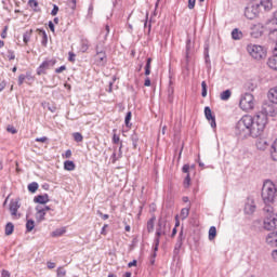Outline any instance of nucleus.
<instances>
[{"mask_svg": "<svg viewBox=\"0 0 277 277\" xmlns=\"http://www.w3.org/2000/svg\"><path fill=\"white\" fill-rule=\"evenodd\" d=\"M277 196V182L272 180H265L262 187V200L265 203L263 208L264 217V229L274 230L277 228V212H274L272 205L276 201Z\"/></svg>", "mask_w": 277, "mask_h": 277, "instance_id": "1", "label": "nucleus"}, {"mask_svg": "<svg viewBox=\"0 0 277 277\" xmlns=\"http://www.w3.org/2000/svg\"><path fill=\"white\" fill-rule=\"evenodd\" d=\"M252 127V116L251 115H245L240 118V120L237 121L235 127V135L239 137V140H248L250 135H256L259 132V129L251 131Z\"/></svg>", "mask_w": 277, "mask_h": 277, "instance_id": "2", "label": "nucleus"}, {"mask_svg": "<svg viewBox=\"0 0 277 277\" xmlns=\"http://www.w3.org/2000/svg\"><path fill=\"white\" fill-rule=\"evenodd\" d=\"M272 10V0H251V3L245 9V16L252 21L256 18L261 10Z\"/></svg>", "mask_w": 277, "mask_h": 277, "instance_id": "3", "label": "nucleus"}, {"mask_svg": "<svg viewBox=\"0 0 277 277\" xmlns=\"http://www.w3.org/2000/svg\"><path fill=\"white\" fill-rule=\"evenodd\" d=\"M265 127H267V115L263 113H259L252 117V123L250 131H258L254 135H250V137H261L262 133L265 131Z\"/></svg>", "mask_w": 277, "mask_h": 277, "instance_id": "4", "label": "nucleus"}, {"mask_svg": "<svg viewBox=\"0 0 277 277\" xmlns=\"http://www.w3.org/2000/svg\"><path fill=\"white\" fill-rule=\"evenodd\" d=\"M239 105L243 111H250V109H254V95H252V93H243L240 96Z\"/></svg>", "mask_w": 277, "mask_h": 277, "instance_id": "5", "label": "nucleus"}, {"mask_svg": "<svg viewBox=\"0 0 277 277\" xmlns=\"http://www.w3.org/2000/svg\"><path fill=\"white\" fill-rule=\"evenodd\" d=\"M247 52L253 60H263L265 57V49L259 44L250 43L247 45Z\"/></svg>", "mask_w": 277, "mask_h": 277, "instance_id": "6", "label": "nucleus"}, {"mask_svg": "<svg viewBox=\"0 0 277 277\" xmlns=\"http://www.w3.org/2000/svg\"><path fill=\"white\" fill-rule=\"evenodd\" d=\"M196 54V48H194V42L192 41V37L187 36L186 39V48H185V62L188 64L192 62V58Z\"/></svg>", "mask_w": 277, "mask_h": 277, "instance_id": "7", "label": "nucleus"}, {"mask_svg": "<svg viewBox=\"0 0 277 277\" xmlns=\"http://www.w3.org/2000/svg\"><path fill=\"white\" fill-rule=\"evenodd\" d=\"M57 64L55 58L45 60L41 63V65L37 68V75H47V70L53 68Z\"/></svg>", "mask_w": 277, "mask_h": 277, "instance_id": "8", "label": "nucleus"}, {"mask_svg": "<svg viewBox=\"0 0 277 277\" xmlns=\"http://www.w3.org/2000/svg\"><path fill=\"white\" fill-rule=\"evenodd\" d=\"M95 62L97 66H105L107 64V54L105 51L100 50L98 47H96Z\"/></svg>", "mask_w": 277, "mask_h": 277, "instance_id": "9", "label": "nucleus"}, {"mask_svg": "<svg viewBox=\"0 0 277 277\" xmlns=\"http://www.w3.org/2000/svg\"><path fill=\"white\" fill-rule=\"evenodd\" d=\"M265 243L271 248H277V230L271 232L266 235Z\"/></svg>", "mask_w": 277, "mask_h": 277, "instance_id": "10", "label": "nucleus"}, {"mask_svg": "<svg viewBox=\"0 0 277 277\" xmlns=\"http://www.w3.org/2000/svg\"><path fill=\"white\" fill-rule=\"evenodd\" d=\"M263 31H265V28H263V24L261 23L253 24L251 26L252 38H261L263 36Z\"/></svg>", "mask_w": 277, "mask_h": 277, "instance_id": "11", "label": "nucleus"}, {"mask_svg": "<svg viewBox=\"0 0 277 277\" xmlns=\"http://www.w3.org/2000/svg\"><path fill=\"white\" fill-rule=\"evenodd\" d=\"M205 116L206 119L210 122V127H212V129H215L217 127V123L215 122V116H213V113L211 111V108L209 106L205 107Z\"/></svg>", "mask_w": 277, "mask_h": 277, "instance_id": "12", "label": "nucleus"}, {"mask_svg": "<svg viewBox=\"0 0 277 277\" xmlns=\"http://www.w3.org/2000/svg\"><path fill=\"white\" fill-rule=\"evenodd\" d=\"M122 158V142H120L119 148L118 147H114V153L110 156V161L111 163H116V161H118V159Z\"/></svg>", "mask_w": 277, "mask_h": 277, "instance_id": "13", "label": "nucleus"}, {"mask_svg": "<svg viewBox=\"0 0 277 277\" xmlns=\"http://www.w3.org/2000/svg\"><path fill=\"white\" fill-rule=\"evenodd\" d=\"M10 212L13 217H16L18 215V209H21V203H18V200L12 199L10 202Z\"/></svg>", "mask_w": 277, "mask_h": 277, "instance_id": "14", "label": "nucleus"}, {"mask_svg": "<svg viewBox=\"0 0 277 277\" xmlns=\"http://www.w3.org/2000/svg\"><path fill=\"white\" fill-rule=\"evenodd\" d=\"M161 235H166V232H161V230L156 229V235H155L154 245H153V251L154 252L159 251V243H160Z\"/></svg>", "mask_w": 277, "mask_h": 277, "instance_id": "15", "label": "nucleus"}, {"mask_svg": "<svg viewBox=\"0 0 277 277\" xmlns=\"http://www.w3.org/2000/svg\"><path fill=\"white\" fill-rule=\"evenodd\" d=\"M183 239H185V237H183V230H182L179 234L177 241L173 250V254L179 255L181 253V248H183Z\"/></svg>", "mask_w": 277, "mask_h": 277, "instance_id": "16", "label": "nucleus"}, {"mask_svg": "<svg viewBox=\"0 0 277 277\" xmlns=\"http://www.w3.org/2000/svg\"><path fill=\"white\" fill-rule=\"evenodd\" d=\"M267 96L271 103L277 105V85L275 88L269 89Z\"/></svg>", "mask_w": 277, "mask_h": 277, "instance_id": "17", "label": "nucleus"}, {"mask_svg": "<svg viewBox=\"0 0 277 277\" xmlns=\"http://www.w3.org/2000/svg\"><path fill=\"white\" fill-rule=\"evenodd\" d=\"M255 146L258 150H267V146H269V144H267V140L265 138H258L255 142Z\"/></svg>", "mask_w": 277, "mask_h": 277, "instance_id": "18", "label": "nucleus"}, {"mask_svg": "<svg viewBox=\"0 0 277 277\" xmlns=\"http://www.w3.org/2000/svg\"><path fill=\"white\" fill-rule=\"evenodd\" d=\"M168 101L169 103H174V82H172V80L169 81Z\"/></svg>", "mask_w": 277, "mask_h": 277, "instance_id": "19", "label": "nucleus"}, {"mask_svg": "<svg viewBox=\"0 0 277 277\" xmlns=\"http://www.w3.org/2000/svg\"><path fill=\"white\" fill-rule=\"evenodd\" d=\"M255 211H256V205H254V201L247 202L245 205V213H247V215H252V213H254Z\"/></svg>", "mask_w": 277, "mask_h": 277, "instance_id": "20", "label": "nucleus"}, {"mask_svg": "<svg viewBox=\"0 0 277 277\" xmlns=\"http://www.w3.org/2000/svg\"><path fill=\"white\" fill-rule=\"evenodd\" d=\"M271 34L274 35L277 31V11L273 14V17L269 21Z\"/></svg>", "mask_w": 277, "mask_h": 277, "instance_id": "21", "label": "nucleus"}, {"mask_svg": "<svg viewBox=\"0 0 277 277\" xmlns=\"http://www.w3.org/2000/svg\"><path fill=\"white\" fill-rule=\"evenodd\" d=\"M34 202H37L38 205H47L49 202V195H39L34 198Z\"/></svg>", "mask_w": 277, "mask_h": 277, "instance_id": "22", "label": "nucleus"}, {"mask_svg": "<svg viewBox=\"0 0 277 277\" xmlns=\"http://www.w3.org/2000/svg\"><path fill=\"white\" fill-rule=\"evenodd\" d=\"M267 65H268L273 70H277V54L268 58Z\"/></svg>", "mask_w": 277, "mask_h": 277, "instance_id": "23", "label": "nucleus"}, {"mask_svg": "<svg viewBox=\"0 0 277 277\" xmlns=\"http://www.w3.org/2000/svg\"><path fill=\"white\" fill-rule=\"evenodd\" d=\"M230 96H233V92L229 89L221 92V94H220L221 101H228L230 98Z\"/></svg>", "mask_w": 277, "mask_h": 277, "instance_id": "24", "label": "nucleus"}, {"mask_svg": "<svg viewBox=\"0 0 277 277\" xmlns=\"http://www.w3.org/2000/svg\"><path fill=\"white\" fill-rule=\"evenodd\" d=\"M75 168H76V166L72 160H66L64 162V169L67 170V172H72V170H75Z\"/></svg>", "mask_w": 277, "mask_h": 277, "instance_id": "25", "label": "nucleus"}, {"mask_svg": "<svg viewBox=\"0 0 277 277\" xmlns=\"http://www.w3.org/2000/svg\"><path fill=\"white\" fill-rule=\"evenodd\" d=\"M32 34H34V30H32V29L27 30L26 32H24V35H23V42H24L25 44H29V40H31Z\"/></svg>", "mask_w": 277, "mask_h": 277, "instance_id": "26", "label": "nucleus"}, {"mask_svg": "<svg viewBox=\"0 0 277 277\" xmlns=\"http://www.w3.org/2000/svg\"><path fill=\"white\" fill-rule=\"evenodd\" d=\"M39 35L42 36V40H41V44L43 47H47L48 42H49V37L47 36V31L38 29Z\"/></svg>", "mask_w": 277, "mask_h": 277, "instance_id": "27", "label": "nucleus"}, {"mask_svg": "<svg viewBox=\"0 0 277 277\" xmlns=\"http://www.w3.org/2000/svg\"><path fill=\"white\" fill-rule=\"evenodd\" d=\"M217 235V229L215 228V226H211L209 229V240L213 241V239H215Z\"/></svg>", "mask_w": 277, "mask_h": 277, "instance_id": "28", "label": "nucleus"}, {"mask_svg": "<svg viewBox=\"0 0 277 277\" xmlns=\"http://www.w3.org/2000/svg\"><path fill=\"white\" fill-rule=\"evenodd\" d=\"M34 228H36V222L34 220H28L26 222V230H27V233H31V230H34Z\"/></svg>", "mask_w": 277, "mask_h": 277, "instance_id": "29", "label": "nucleus"}, {"mask_svg": "<svg viewBox=\"0 0 277 277\" xmlns=\"http://www.w3.org/2000/svg\"><path fill=\"white\" fill-rule=\"evenodd\" d=\"M4 233H5L6 236L12 235V233H14V224L13 223H8L5 225Z\"/></svg>", "mask_w": 277, "mask_h": 277, "instance_id": "30", "label": "nucleus"}, {"mask_svg": "<svg viewBox=\"0 0 277 277\" xmlns=\"http://www.w3.org/2000/svg\"><path fill=\"white\" fill-rule=\"evenodd\" d=\"M36 211L39 214L40 222H42L44 220V215H47V212L44 210H42V207H40V206L36 207Z\"/></svg>", "mask_w": 277, "mask_h": 277, "instance_id": "31", "label": "nucleus"}, {"mask_svg": "<svg viewBox=\"0 0 277 277\" xmlns=\"http://www.w3.org/2000/svg\"><path fill=\"white\" fill-rule=\"evenodd\" d=\"M38 182H32L28 185V192H30V194H36V192H38Z\"/></svg>", "mask_w": 277, "mask_h": 277, "instance_id": "32", "label": "nucleus"}, {"mask_svg": "<svg viewBox=\"0 0 277 277\" xmlns=\"http://www.w3.org/2000/svg\"><path fill=\"white\" fill-rule=\"evenodd\" d=\"M241 31H239L237 28H235L233 31H232V38L233 40H241Z\"/></svg>", "mask_w": 277, "mask_h": 277, "instance_id": "33", "label": "nucleus"}, {"mask_svg": "<svg viewBox=\"0 0 277 277\" xmlns=\"http://www.w3.org/2000/svg\"><path fill=\"white\" fill-rule=\"evenodd\" d=\"M180 217H181V220H187V217H189V209L183 208L181 210Z\"/></svg>", "mask_w": 277, "mask_h": 277, "instance_id": "34", "label": "nucleus"}, {"mask_svg": "<svg viewBox=\"0 0 277 277\" xmlns=\"http://www.w3.org/2000/svg\"><path fill=\"white\" fill-rule=\"evenodd\" d=\"M153 230H155V217L147 222V233H153Z\"/></svg>", "mask_w": 277, "mask_h": 277, "instance_id": "35", "label": "nucleus"}, {"mask_svg": "<svg viewBox=\"0 0 277 277\" xmlns=\"http://www.w3.org/2000/svg\"><path fill=\"white\" fill-rule=\"evenodd\" d=\"M156 230H160V233H166V221L159 220Z\"/></svg>", "mask_w": 277, "mask_h": 277, "instance_id": "36", "label": "nucleus"}, {"mask_svg": "<svg viewBox=\"0 0 277 277\" xmlns=\"http://www.w3.org/2000/svg\"><path fill=\"white\" fill-rule=\"evenodd\" d=\"M56 276L57 277H65L66 276V268H64V266H60L56 269Z\"/></svg>", "mask_w": 277, "mask_h": 277, "instance_id": "37", "label": "nucleus"}, {"mask_svg": "<svg viewBox=\"0 0 277 277\" xmlns=\"http://www.w3.org/2000/svg\"><path fill=\"white\" fill-rule=\"evenodd\" d=\"M66 233L65 228H58L52 233V237H62Z\"/></svg>", "mask_w": 277, "mask_h": 277, "instance_id": "38", "label": "nucleus"}, {"mask_svg": "<svg viewBox=\"0 0 277 277\" xmlns=\"http://www.w3.org/2000/svg\"><path fill=\"white\" fill-rule=\"evenodd\" d=\"M131 141H132V144L134 146V148H137V142H140V137H137V134H132L131 135Z\"/></svg>", "mask_w": 277, "mask_h": 277, "instance_id": "39", "label": "nucleus"}, {"mask_svg": "<svg viewBox=\"0 0 277 277\" xmlns=\"http://www.w3.org/2000/svg\"><path fill=\"white\" fill-rule=\"evenodd\" d=\"M72 136H74L75 142H83V135H81V133L75 132L72 134Z\"/></svg>", "mask_w": 277, "mask_h": 277, "instance_id": "40", "label": "nucleus"}, {"mask_svg": "<svg viewBox=\"0 0 277 277\" xmlns=\"http://www.w3.org/2000/svg\"><path fill=\"white\" fill-rule=\"evenodd\" d=\"M131 116H132L131 111H128L124 119L126 127H131Z\"/></svg>", "mask_w": 277, "mask_h": 277, "instance_id": "41", "label": "nucleus"}, {"mask_svg": "<svg viewBox=\"0 0 277 277\" xmlns=\"http://www.w3.org/2000/svg\"><path fill=\"white\" fill-rule=\"evenodd\" d=\"M201 88H202L201 96L205 98V97H207V82L206 81L201 82Z\"/></svg>", "mask_w": 277, "mask_h": 277, "instance_id": "42", "label": "nucleus"}, {"mask_svg": "<svg viewBox=\"0 0 277 277\" xmlns=\"http://www.w3.org/2000/svg\"><path fill=\"white\" fill-rule=\"evenodd\" d=\"M203 55L206 57V62H209V44H205Z\"/></svg>", "mask_w": 277, "mask_h": 277, "instance_id": "43", "label": "nucleus"}, {"mask_svg": "<svg viewBox=\"0 0 277 277\" xmlns=\"http://www.w3.org/2000/svg\"><path fill=\"white\" fill-rule=\"evenodd\" d=\"M28 5L36 10V8H38V0H29Z\"/></svg>", "mask_w": 277, "mask_h": 277, "instance_id": "44", "label": "nucleus"}, {"mask_svg": "<svg viewBox=\"0 0 277 277\" xmlns=\"http://www.w3.org/2000/svg\"><path fill=\"white\" fill-rule=\"evenodd\" d=\"M247 90H249L250 92H254V90H256V84L252 82L247 83Z\"/></svg>", "mask_w": 277, "mask_h": 277, "instance_id": "45", "label": "nucleus"}, {"mask_svg": "<svg viewBox=\"0 0 277 277\" xmlns=\"http://www.w3.org/2000/svg\"><path fill=\"white\" fill-rule=\"evenodd\" d=\"M25 79H27V76L25 74H22L18 76V85H23L25 83Z\"/></svg>", "mask_w": 277, "mask_h": 277, "instance_id": "46", "label": "nucleus"}, {"mask_svg": "<svg viewBox=\"0 0 277 277\" xmlns=\"http://www.w3.org/2000/svg\"><path fill=\"white\" fill-rule=\"evenodd\" d=\"M57 12H60V6H57V4H54L53 9L51 11V15L52 16H57Z\"/></svg>", "mask_w": 277, "mask_h": 277, "instance_id": "47", "label": "nucleus"}, {"mask_svg": "<svg viewBox=\"0 0 277 277\" xmlns=\"http://www.w3.org/2000/svg\"><path fill=\"white\" fill-rule=\"evenodd\" d=\"M190 181L192 177L189 176V174H187L186 177L184 179V187H189Z\"/></svg>", "mask_w": 277, "mask_h": 277, "instance_id": "48", "label": "nucleus"}, {"mask_svg": "<svg viewBox=\"0 0 277 277\" xmlns=\"http://www.w3.org/2000/svg\"><path fill=\"white\" fill-rule=\"evenodd\" d=\"M196 8V0H188V9L194 10Z\"/></svg>", "mask_w": 277, "mask_h": 277, "instance_id": "49", "label": "nucleus"}, {"mask_svg": "<svg viewBox=\"0 0 277 277\" xmlns=\"http://www.w3.org/2000/svg\"><path fill=\"white\" fill-rule=\"evenodd\" d=\"M150 64H153V58L148 57L146 61L145 69L150 70Z\"/></svg>", "mask_w": 277, "mask_h": 277, "instance_id": "50", "label": "nucleus"}, {"mask_svg": "<svg viewBox=\"0 0 277 277\" xmlns=\"http://www.w3.org/2000/svg\"><path fill=\"white\" fill-rule=\"evenodd\" d=\"M6 131L9 132V133H12V135H15V133H17V131L14 129V127H12V126H9L8 128H6Z\"/></svg>", "mask_w": 277, "mask_h": 277, "instance_id": "51", "label": "nucleus"}, {"mask_svg": "<svg viewBox=\"0 0 277 277\" xmlns=\"http://www.w3.org/2000/svg\"><path fill=\"white\" fill-rule=\"evenodd\" d=\"M64 70H66V65H63V66L56 68L55 72H56V75H60V72H64Z\"/></svg>", "mask_w": 277, "mask_h": 277, "instance_id": "52", "label": "nucleus"}, {"mask_svg": "<svg viewBox=\"0 0 277 277\" xmlns=\"http://www.w3.org/2000/svg\"><path fill=\"white\" fill-rule=\"evenodd\" d=\"M113 144H120V136H118L117 134H114Z\"/></svg>", "mask_w": 277, "mask_h": 277, "instance_id": "53", "label": "nucleus"}, {"mask_svg": "<svg viewBox=\"0 0 277 277\" xmlns=\"http://www.w3.org/2000/svg\"><path fill=\"white\" fill-rule=\"evenodd\" d=\"M182 172H184V174H189V164H184L182 168Z\"/></svg>", "mask_w": 277, "mask_h": 277, "instance_id": "54", "label": "nucleus"}, {"mask_svg": "<svg viewBox=\"0 0 277 277\" xmlns=\"http://www.w3.org/2000/svg\"><path fill=\"white\" fill-rule=\"evenodd\" d=\"M69 8H71V10H75V8H77V0H69Z\"/></svg>", "mask_w": 277, "mask_h": 277, "instance_id": "55", "label": "nucleus"}, {"mask_svg": "<svg viewBox=\"0 0 277 277\" xmlns=\"http://www.w3.org/2000/svg\"><path fill=\"white\" fill-rule=\"evenodd\" d=\"M8 60H10V61H12V60H16V55L14 54V52L9 51Z\"/></svg>", "mask_w": 277, "mask_h": 277, "instance_id": "56", "label": "nucleus"}, {"mask_svg": "<svg viewBox=\"0 0 277 277\" xmlns=\"http://www.w3.org/2000/svg\"><path fill=\"white\" fill-rule=\"evenodd\" d=\"M107 228H109V225L105 224L101 229V235H107Z\"/></svg>", "mask_w": 277, "mask_h": 277, "instance_id": "57", "label": "nucleus"}, {"mask_svg": "<svg viewBox=\"0 0 277 277\" xmlns=\"http://www.w3.org/2000/svg\"><path fill=\"white\" fill-rule=\"evenodd\" d=\"M272 259L275 261V263H277V249L272 251Z\"/></svg>", "mask_w": 277, "mask_h": 277, "instance_id": "58", "label": "nucleus"}, {"mask_svg": "<svg viewBox=\"0 0 277 277\" xmlns=\"http://www.w3.org/2000/svg\"><path fill=\"white\" fill-rule=\"evenodd\" d=\"M47 140H49L47 136L37 137V138L35 140V142H41L42 144H44V142H47Z\"/></svg>", "mask_w": 277, "mask_h": 277, "instance_id": "59", "label": "nucleus"}, {"mask_svg": "<svg viewBox=\"0 0 277 277\" xmlns=\"http://www.w3.org/2000/svg\"><path fill=\"white\" fill-rule=\"evenodd\" d=\"M47 265H48V269H55V262H48L47 263Z\"/></svg>", "mask_w": 277, "mask_h": 277, "instance_id": "60", "label": "nucleus"}, {"mask_svg": "<svg viewBox=\"0 0 277 277\" xmlns=\"http://www.w3.org/2000/svg\"><path fill=\"white\" fill-rule=\"evenodd\" d=\"M1 38H3V39L8 38V26L4 27V29L1 34Z\"/></svg>", "mask_w": 277, "mask_h": 277, "instance_id": "61", "label": "nucleus"}, {"mask_svg": "<svg viewBox=\"0 0 277 277\" xmlns=\"http://www.w3.org/2000/svg\"><path fill=\"white\" fill-rule=\"evenodd\" d=\"M137 265V260H133L132 262L128 263V267H135Z\"/></svg>", "mask_w": 277, "mask_h": 277, "instance_id": "62", "label": "nucleus"}, {"mask_svg": "<svg viewBox=\"0 0 277 277\" xmlns=\"http://www.w3.org/2000/svg\"><path fill=\"white\" fill-rule=\"evenodd\" d=\"M144 85H145L146 88H150V78H146V79H145Z\"/></svg>", "mask_w": 277, "mask_h": 277, "instance_id": "63", "label": "nucleus"}, {"mask_svg": "<svg viewBox=\"0 0 277 277\" xmlns=\"http://www.w3.org/2000/svg\"><path fill=\"white\" fill-rule=\"evenodd\" d=\"M2 277H10V272L3 269L2 271Z\"/></svg>", "mask_w": 277, "mask_h": 277, "instance_id": "64", "label": "nucleus"}]
</instances>
